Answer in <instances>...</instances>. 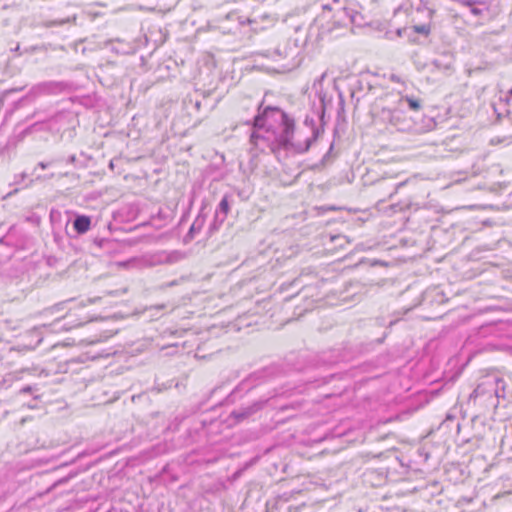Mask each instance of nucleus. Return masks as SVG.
<instances>
[{"instance_id": "1", "label": "nucleus", "mask_w": 512, "mask_h": 512, "mask_svg": "<svg viewBox=\"0 0 512 512\" xmlns=\"http://www.w3.org/2000/svg\"><path fill=\"white\" fill-rule=\"evenodd\" d=\"M99 300L100 298H93L87 302H77L69 309L68 316L75 318L74 326H81L96 319V313L88 310V307Z\"/></svg>"}, {"instance_id": "2", "label": "nucleus", "mask_w": 512, "mask_h": 512, "mask_svg": "<svg viewBox=\"0 0 512 512\" xmlns=\"http://www.w3.org/2000/svg\"><path fill=\"white\" fill-rule=\"evenodd\" d=\"M90 226H91L90 218L88 216H84V215L78 216L74 220V223H73L74 229L80 234L86 233L90 229Z\"/></svg>"}, {"instance_id": "3", "label": "nucleus", "mask_w": 512, "mask_h": 512, "mask_svg": "<svg viewBox=\"0 0 512 512\" xmlns=\"http://www.w3.org/2000/svg\"><path fill=\"white\" fill-rule=\"evenodd\" d=\"M413 31L417 34H421V35H424V36H428L431 32V27L430 25L428 24H423V25H414L412 27Z\"/></svg>"}, {"instance_id": "4", "label": "nucleus", "mask_w": 512, "mask_h": 512, "mask_svg": "<svg viewBox=\"0 0 512 512\" xmlns=\"http://www.w3.org/2000/svg\"><path fill=\"white\" fill-rule=\"evenodd\" d=\"M219 207L221 209V211L225 214V215H228L229 212H230V206H229V202H228V197L227 196H224L221 201H220V204H219Z\"/></svg>"}, {"instance_id": "5", "label": "nucleus", "mask_w": 512, "mask_h": 512, "mask_svg": "<svg viewBox=\"0 0 512 512\" xmlns=\"http://www.w3.org/2000/svg\"><path fill=\"white\" fill-rule=\"evenodd\" d=\"M406 101H407L410 109H412L414 111H418L421 107L419 101L414 98L407 97Z\"/></svg>"}, {"instance_id": "6", "label": "nucleus", "mask_w": 512, "mask_h": 512, "mask_svg": "<svg viewBox=\"0 0 512 512\" xmlns=\"http://www.w3.org/2000/svg\"><path fill=\"white\" fill-rule=\"evenodd\" d=\"M251 140L256 144V141L258 140V136L255 133H253L251 135Z\"/></svg>"}, {"instance_id": "7", "label": "nucleus", "mask_w": 512, "mask_h": 512, "mask_svg": "<svg viewBox=\"0 0 512 512\" xmlns=\"http://www.w3.org/2000/svg\"><path fill=\"white\" fill-rule=\"evenodd\" d=\"M509 94L512 96V88L510 89Z\"/></svg>"}]
</instances>
